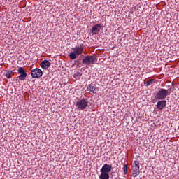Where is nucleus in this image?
Returning <instances> with one entry per match:
<instances>
[{"label": "nucleus", "mask_w": 179, "mask_h": 179, "mask_svg": "<svg viewBox=\"0 0 179 179\" xmlns=\"http://www.w3.org/2000/svg\"><path fill=\"white\" fill-rule=\"evenodd\" d=\"M83 50H85V48H83V45H82L73 48V52L70 53L69 58H71V59H76V57L81 55V54L83 53Z\"/></svg>", "instance_id": "nucleus-1"}, {"label": "nucleus", "mask_w": 179, "mask_h": 179, "mask_svg": "<svg viewBox=\"0 0 179 179\" xmlns=\"http://www.w3.org/2000/svg\"><path fill=\"white\" fill-rule=\"evenodd\" d=\"M100 27H101V24H96L94 27H92V34H97L99 31H100Z\"/></svg>", "instance_id": "nucleus-10"}, {"label": "nucleus", "mask_w": 179, "mask_h": 179, "mask_svg": "<svg viewBox=\"0 0 179 179\" xmlns=\"http://www.w3.org/2000/svg\"><path fill=\"white\" fill-rule=\"evenodd\" d=\"M87 92H91L94 94H96V93H97V92H99V88L97 87H96V85L90 84V85H88V86L87 87Z\"/></svg>", "instance_id": "nucleus-8"}, {"label": "nucleus", "mask_w": 179, "mask_h": 179, "mask_svg": "<svg viewBox=\"0 0 179 179\" xmlns=\"http://www.w3.org/2000/svg\"><path fill=\"white\" fill-rule=\"evenodd\" d=\"M89 104V101L87 99H82L76 102V106L78 110H85Z\"/></svg>", "instance_id": "nucleus-4"}, {"label": "nucleus", "mask_w": 179, "mask_h": 179, "mask_svg": "<svg viewBox=\"0 0 179 179\" xmlns=\"http://www.w3.org/2000/svg\"><path fill=\"white\" fill-rule=\"evenodd\" d=\"M99 179H110V175L106 172H101Z\"/></svg>", "instance_id": "nucleus-13"}, {"label": "nucleus", "mask_w": 179, "mask_h": 179, "mask_svg": "<svg viewBox=\"0 0 179 179\" xmlns=\"http://www.w3.org/2000/svg\"><path fill=\"white\" fill-rule=\"evenodd\" d=\"M82 76V73L80 72H77L74 74L73 78H80Z\"/></svg>", "instance_id": "nucleus-17"}, {"label": "nucleus", "mask_w": 179, "mask_h": 179, "mask_svg": "<svg viewBox=\"0 0 179 179\" xmlns=\"http://www.w3.org/2000/svg\"><path fill=\"white\" fill-rule=\"evenodd\" d=\"M51 65V63H50V61L48 60H43L41 63V68H43V69H48V68H50V66Z\"/></svg>", "instance_id": "nucleus-11"}, {"label": "nucleus", "mask_w": 179, "mask_h": 179, "mask_svg": "<svg viewBox=\"0 0 179 179\" xmlns=\"http://www.w3.org/2000/svg\"><path fill=\"white\" fill-rule=\"evenodd\" d=\"M122 170L124 171V176H127V174H128V166L127 164H124L122 168Z\"/></svg>", "instance_id": "nucleus-16"}, {"label": "nucleus", "mask_w": 179, "mask_h": 179, "mask_svg": "<svg viewBox=\"0 0 179 179\" xmlns=\"http://www.w3.org/2000/svg\"><path fill=\"white\" fill-rule=\"evenodd\" d=\"M169 94V90L160 88L159 90L157 92L155 98L157 100H164Z\"/></svg>", "instance_id": "nucleus-2"}, {"label": "nucleus", "mask_w": 179, "mask_h": 179, "mask_svg": "<svg viewBox=\"0 0 179 179\" xmlns=\"http://www.w3.org/2000/svg\"><path fill=\"white\" fill-rule=\"evenodd\" d=\"M13 75H15V73H13V71L8 70L6 71L5 76L6 78H7V79H10V78H12Z\"/></svg>", "instance_id": "nucleus-14"}, {"label": "nucleus", "mask_w": 179, "mask_h": 179, "mask_svg": "<svg viewBox=\"0 0 179 179\" xmlns=\"http://www.w3.org/2000/svg\"><path fill=\"white\" fill-rule=\"evenodd\" d=\"M132 170H133V171H139V162H138V161L134 162Z\"/></svg>", "instance_id": "nucleus-12"}, {"label": "nucleus", "mask_w": 179, "mask_h": 179, "mask_svg": "<svg viewBox=\"0 0 179 179\" xmlns=\"http://www.w3.org/2000/svg\"><path fill=\"white\" fill-rule=\"evenodd\" d=\"M82 62L83 64H85V65H90V64H92V65H94V64H96V62H97V58L94 56L88 55L83 59Z\"/></svg>", "instance_id": "nucleus-3"}, {"label": "nucleus", "mask_w": 179, "mask_h": 179, "mask_svg": "<svg viewBox=\"0 0 179 179\" xmlns=\"http://www.w3.org/2000/svg\"><path fill=\"white\" fill-rule=\"evenodd\" d=\"M31 76L36 79L41 78V76H43V71L38 68H36L31 71Z\"/></svg>", "instance_id": "nucleus-5"}, {"label": "nucleus", "mask_w": 179, "mask_h": 179, "mask_svg": "<svg viewBox=\"0 0 179 179\" xmlns=\"http://www.w3.org/2000/svg\"><path fill=\"white\" fill-rule=\"evenodd\" d=\"M18 73L20 75L18 76L20 80H24L26 78H27V73L24 71V69L23 67H20L17 70Z\"/></svg>", "instance_id": "nucleus-6"}, {"label": "nucleus", "mask_w": 179, "mask_h": 179, "mask_svg": "<svg viewBox=\"0 0 179 179\" xmlns=\"http://www.w3.org/2000/svg\"><path fill=\"white\" fill-rule=\"evenodd\" d=\"M166 102L164 100L159 101L157 103V110H162V108H164L166 106Z\"/></svg>", "instance_id": "nucleus-9"}, {"label": "nucleus", "mask_w": 179, "mask_h": 179, "mask_svg": "<svg viewBox=\"0 0 179 179\" xmlns=\"http://www.w3.org/2000/svg\"><path fill=\"white\" fill-rule=\"evenodd\" d=\"M141 174V171H133V177L136 178L138 177Z\"/></svg>", "instance_id": "nucleus-18"}, {"label": "nucleus", "mask_w": 179, "mask_h": 179, "mask_svg": "<svg viewBox=\"0 0 179 179\" xmlns=\"http://www.w3.org/2000/svg\"><path fill=\"white\" fill-rule=\"evenodd\" d=\"M154 83H156V79H151L146 82V86H150V85H154Z\"/></svg>", "instance_id": "nucleus-15"}, {"label": "nucleus", "mask_w": 179, "mask_h": 179, "mask_svg": "<svg viewBox=\"0 0 179 179\" xmlns=\"http://www.w3.org/2000/svg\"><path fill=\"white\" fill-rule=\"evenodd\" d=\"M111 170H113V166L108 164H105L101 169V173H110L111 171Z\"/></svg>", "instance_id": "nucleus-7"}]
</instances>
